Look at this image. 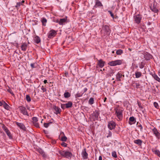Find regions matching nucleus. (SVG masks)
Returning a JSON list of instances; mask_svg holds the SVG:
<instances>
[{"label":"nucleus","instance_id":"9","mask_svg":"<svg viewBox=\"0 0 160 160\" xmlns=\"http://www.w3.org/2000/svg\"><path fill=\"white\" fill-rule=\"evenodd\" d=\"M103 6L101 2L99 0H95V4L94 6L93 9L96 8L97 7H100Z\"/></svg>","mask_w":160,"mask_h":160},{"label":"nucleus","instance_id":"29","mask_svg":"<svg viewBox=\"0 0 160 160\" xmlns=\"http://www.w3.org/2000/svg\"><path fill=\"white\" fill-rule=\"evenodd\" d=\"M123 53V51L120 49L117 50L116 52V54L118 55H121Z\"/></svg>","mask_w":160,"mask_h":160},{"label":"nucleus","instance_id":"26","mask_svg":"<svg viewBox=\"0 0 160 160\" xmlns=\"http://www.w3.org/2000/svg\"><path fill=\"white\" fill-rule=\"evenodd\" d=\"M152 76L154 79L158 81V82H160V78L156 74H154L152 75Z\"/></svg>","mask_w":160,"mask_h":160},{"label":"nucleus","instance_id":"40","mask_svg":"<svg viewBox=\"0 0 160 160\" xmlns=\"http://www.w3.org/2000/svg\"><path fill=\"white\" fill-rule=\"evenodd\" d=\"M139 68L141 69H142L144 68V65L142 62H141V63L139 65Z\"/></svg>","mask_w":160,"mask_h":160},{"label":"nucleus","instance_id":"21","mask_svg":"<svg viewBox=\"0 0 160 160\" xmlns=\"http://www.w3.org/2000/svg\"><path fill=\"white\" fill-rule=\"evenodd\" d=\"M93 114V116L94 117V119L96 120H98V117L99 114V112L98 111H95L94 112Z\"/></svg>","mask_w":160,"mask_h":160},{"label":"nucleus","instance_id":"4","mask_svg":"<svg viewBox=\"0 0 160 160\" xmlns=\"http://www.w3.org/2000/svg\"><path fill=\"white\" fill-rule=\"evenodd\" d=\"M18 108L20 111V112L23 115L29 116V114L25 107L22 106H20Z\"/></svg>","mask_w":160,"mask_h":160},{"label":"nucleus","instance_id":"27","mask_svg":"<svg viewBox=\"0 0 160 160\" xmlns=\"http://www.w3.org/2000/svg\"><path fill=\"white\" fill-rule=\"evenodd\" d=\"M63 95L64 98H68L70 97L71 94L69 92H66L64 93Z\"/></svg>","mask_w":160,"mask_h":160},{"label":"nucleus","instance_id":"15","mask_svg":"<svg viewBox=\"0 0 160 160\" xmlns=\"http://www.w3.org/2000/svg\"><path fill=\"white\" fill-rule=\"evenodd\" d=\"M16 125L19 127L20 129L23 130H25L26 128L25 126L22 123H19L18 122H16Z\"/></svg>","mask_w":160,"mask_h":160},{"label":"nucleus","instance_id":"38","mask_svg":"<svg viewBox=\"0 0 160 160\" xmlns=\"http://www.w3.org/2000/svg\"><path fill=\"white\" fill-rule=\"evenodd\" d=\"M67 138L65 136H64L61 138V140L62 141L65 142L67 141Z\"/></svg>","mask_w":160,"mask_h":160},{"label":"nucleus","instance_id":"14","mask_svg":"<svg viewBox=\"0 0 160 160\" xmlns=\"http://www.w3.org/2000/svg\"><path fill=\"white\" fill-rule=\"evenodd\" d=\"M105 62L102 59H100L98 60V62L97 63V65L100 68L103 67L105 64Z\"/></svg>","mask_w":160,"mask_h":160},{"label":"nucleus","instance_id":"49","mask_svg":"<svg viewBox=\"0 0 160 160\" xmlns=\"http://www.w3.org/2000/svg\"><path fill=\"white\" fill-rule=\"evenodd\" d=\"M112 133L111 131H109L108 133V135L107 136V137L108 138V137H111L112 136Z\"/></svg>","mask_w":160,"mask_h":160},{"label":"nucleus","instance_id":"53","mask_svg":"<svg viewBox=\"0 0 160 160\" xmlns=\"http://www.w3.org/2000/svg\"><path fill=\"white\" fill-rule=\"evenodd\" d=\"M135 86L137 88H139L140 85L138 83H135Z\"/></svg>","mask_w":160,"mask_h":160},{"label":"nucleus","instance_id":"19","mask_svg":"<svg viewBox=\"0 0 160 160\" xmlns=\"http://www.w3.org/2000/svg\"><path fill=\"white\" fill-rule=\"evenodd\" d=\"M66 106V108H71L72 105V103L71 101H69L67 103L65 104Z\"/></svg>","mask_w":160,"mask_h":160},{"label":"nucleus","instance_id":"44","mask_svg":"<svg viewBox=\"0 0 160 160\" xmlns=\"http://www.w3.org/2000/svg\"><path fill=\"white\" fill-rule=\"evenodd\" d=\"M83 94L82 93L81 94L80 93H77L75 95V97L76 98L80 97L82 96Z\"/></svg>","mask_w":160,"mask_h":160},{"label":"nucleus","instance_id":"20","mask_svg":"<svg viewBox=\"0 0 160 160\" xmlns=\"http://www.w3.org/2000/svg\"><path fill=\"white\" fill-rule=\"evenodd\" d=\"M34 42L37 44L39 43V42H40L41 41V39L38 36H36L34 38Z\"/></svg>","mask_w":160,"mask_h":160},{"label":"nucleus","instance_id":"5","mask_svg":"<svg viewBox=\"0 0 160 160\" xmlns=\"http://www.w3.org/2000/svg\"><path fill=\"white\" fill-rule=\"evenodd\" d=\"M102 29L104 31L105 34L107 35H109L111 32V30L109 26L107 25L103 26L102 28Z\"/></svg>","mask_w":160,"mask_h":160},{"label":"nucleus","instance_id":"56","mask_svg":"<svg viewBox=\"0 0 160 160\" xmlns=\"http://www.w3.org/2000/svg\"><path fill=\"white\" fill-rule=\"evenodd\" d=\"M3 102L5 101L3 100H2V101H0V106H2V105H3Z\"/></svg>","mask_w":160,"mask_h":160},{"label":"nucleus","instance_id":"33","mask_svg":"<svg viewBox=\"0 0 160 160\" xmlns=\"http://www.w3.org/2000/svg\"><path fill=\"white\" fill-rule=\"evenodd\" d=\"M30 66L32 68H35L37 67V63L36 62H34L33 63H32L30 64Z\"/></svg>","mask_w":160,"mask_h":160},{"label":"nucleus","instance_id":"63","mask_svg":"<svg viewBox=\"0 0 160 160\" xmlns=\"http://www.w3.org/2000/svg\"><path fill=\"white\" fill-rule=\"evenodd\" d=\"M25 2L24 0H22V2H22V3H24Z\"/></svg>","mask_w":160,"mask_h":160},{"label":"nucleus","instance_id":"39","mask_svg":"<svg viewBox=\"0 0 160 160\" xmlns=\"http://www.w3.org/2000/svg\"><path fill=\"white\" fill-rule=\"evenodd\" d=\"M33 122H37L38 121V118L36 117H33L32 118Z\"/></svg>","mask_w":160,"mask_h":160},{"label":"nucleus","instance_id":"59","mask_svg":"<svg viewBox=\"0 0 160 160\" xmlns=\"http://www.w3.org/2000/svg\"><path fill=\"white\" fill-rule=\"evenodd\" d=\"M98 160H102V157L101 156H99L98 158Z\"/></svg>","mask_w":160,"mask_h":160},{"label":"nucleus","instance_id":"36","mask_svg":"<svg viewBox=\"0 0 160 160\" xmlns=\"http://www.w3.org/2000/svg\"><path fill=\"white\" fill-rule=\"evenodd\" d=\"M33 124L34 126L37 128H39V126L38 123L37 122H33Z\"/></svg>","mask_w":160,"mask_h":160},{"label":"nucleus","instance_id":"11","mask_svg":"<svg viewBox=\"0 0 160 160\" xmlns=\"http://www.w3.org/2000/svg\"><path fill=\"white\" fill-rule=\"evenodd\" d=\"M152 130L154 134L155 135V136L158 139H160V133L158 132L157 129L155 128L152 129Z\"/></svg>","mask_w":160,"mask_h":160},{"label":"nucleus","instance_id":"28","mask_svg":"<svg viewBox=\"0 0 160 160\" xmlns=\"http://www.w3.org/2000/svg\"><path fill=\"white\" fill-rule=\"evenodd\" d=\"M41 21L42 25L45 26L46 25V23L47 22V19L45 18H42Z\"/></svg>","mask_w":160,"mask_h":160},{"label":"nucleus","instance_id":"55","mask_svg":"<svg viewBox=\"0 0 160 160\" xmlns=\"http://www.w3.org/2000/svg\"><path fill=\"white\" fill-rule=\"evenodd\" d=\"M88 90V89L87 88H85L83 89V92L82 93L83 94L84 92H86Z\"/></svg>","mask_w":160,"mask_h":160},{"label":"nucleus","instance_id":"24","mask_svg":"<svg viewBox=\"0 0 160 160\" xmlns=\"http://www.w3.org/2000/svg\"><path fill=\"white\" fill-rule=\"evenodd\" d=\"M135 75L136 78H138L141 76L142 74L141 72L136 71L135 72Z\"/></svg>","mask_w":160,"mask_h":160},{"label":"nucleus","instance_id":"46","mask_svg":"<svg viewBox=\"0 0 160 160\" xmlns=\"http://www.w3.org/2000/svg\"><path fill=\"white\" fill-rule=\"evenodd\" d=\"M65 104H61V108L63 109H64L66 108V106Z\"/></svg>","mask_w":160,"mask_h":160},{"label":"nucleus","instance_id":"30","mask_svg":"<svg viewBox=\"0 0 160 160\" xmlns=\"http://www.w3.org/2000/svg\"><path fill=\"white\" fill-rule=\"evenodd\" d=\"M21 5H22V2H17V3L16 5L15 6V7L16 8L17 10H18L19 9L20 6Z\"/></svg>","mask_w":160,"mask_h":160},{"label":"nucleus","instance_id":"31","mask_svg":"<svg viewBox=\"0 0 160 160\" xmlns=\"http://www.w3.org/2000/svg\"><path fill=\"white\" fill-rule=\"evenodd\" d=\"M151 9L153 12L155 13L157 12L158 11V10L154 6L152 8L151 7Z\"/></svg>","mask_w":160,"mask_h":160},{"label":"nucleus","instance_id":"61","mask_svg":"<svg viewBox=\"0 0 160 160\" xmlns=\"http://www.w3.org/2000/svg\"><path fill=\"white\" fill-rule=\"evenodd\" d=\"M5 132H6V134H7V133H8V132H9L10 131H9V130L8 129L7 130L5 131Z\"/></svg>","mask_w":160,"mask_h":160},{"label":"nucleus","instance_id":"17","mask_svg":"<svg viewBox=\"0 0 160 160\" xmlns=\"http://www.w3.org/2000/svg\"><path fill=\"white\" fill-rule=\"evenodd\" d=\"M136 122L134 118L133 117H130L129 119V123L130 124L132 125L135 123Z\"/></svg>","mask_w":160,"mask_h":160},{"label":"nucleus","instance_id":"6","mask_svg":"<svg viewBox=\"0 0 160 160\" xmlns=\"http://www.w3.org/2000/svg\"><path fill=\"white\" fill-rule=\"evenodd\" d=\"M142 17L140 14H138L134 16V19L136 22L138 24L140 23Z\"/></svg>","mask_w":160,"mask_h":160},{"label":"nucleus","instance_id":"50","mask_svg":"<svg viewBox=\"0 0 160 160\" xmlns=\"http://www.w3.org/2000/svg\"><path fill=\"white\" fill-rule=\"evenodd\" d=\"M138 104L139 108H142V106L140 102H138Z\"/></svg>","mask_w":160,"mask_h":160},{"label":"nucleus","instance_id":"48","mask_svg":"<svg viewBox=\"0 0 160 160\" xmlns=\"http://www.w3.org/2000/svg\"><path fill=\"white\" fill-rule=\"evenodd\" d=\"M38 151L41 154H43V153L44 152V151L41 149H38Z\"/></svg>","mask_w":160,"mask_h":160},{"label":"nucleus","instance_id":"62","mask_svg":"<svg viewBox=\"0 0 160 160\" xmlns=\"http://www.w3.org/2000/svg\"><path fill=\"white\" fill-rule=\"evenodd\" d=\"M107 99V98L105 97V98H104V102H106Z\"/></svg>","mask_w":160,"mask_h":160},{"label":"nucleus","instance_id":"1","mask_svg":"<svg viewBox=\"0 0 160 160\" xmlns=\"http://www.w3.org/2000/svg\"><path fill=\"white\" fill-rule=\"evenodd\" d=\"M115 114L118 118V120L121 121L123 118L122 110L119 108H117L115 109Z\"/></svg>","mask_w":160,"mask_h":160},{"label":"nucleus","instance_id":"13","mask_svg":"<svg viewBox=\"0 0 160 160\" xmlns=\"http://www.w3.org/2000/svg\"><path fill=\"white\" fill-rule=\"evenodd\" d=\"M82 157L84 159H86L88 158V154L86 151V149H83L82 152Z\"/></svg>","mask_w":160,"mask_h":160},{"label":"nucleus","instance_id":"52","mask_svg":"<svg viewBox=\"0 0 160 160\" xmlns=\"http://www.w3.org/2000/svg\"><path fill=\"white\" fill-rule=\"evenodd\" d=\"M7 134L9 137L10 138H12V137L11 135V133H10V132H8V133H7Z\"/></svg>","mask_w":160,"mask_h":160},{"label":"nucleus","instance_id":"64","mask_svg":"<svg viewBox=\"0 0 160 160\" xmlns=\"http://www.w3.org/2000/svg\"><path fill=\"white\" fill-rule=\"evenodd\" d=\"M158 75L160 77V71L158 72Z\"/></svg>","mask_w":160,"mask_h":160},{"label":"nucleus","instance_id":"47","mask_svg":"<svg viewBox=\"0 0 160 160\" xmlns=\"http://www.w3.org/2000/svg\"><path fill=\"white\" fill-rule=\"evenodd\" d=\"M50 125L48 123H45L44 124V126L45 128H47Z\"/></svg>","mask_w":160,"mask_h":160},{"label":"nucleus","instance_id":"2","mask_svg":"<svg viewBox=\"0 0 160 160\" xmlns=\"http://www.w3.org/2000/svg\"><path fill=\"white\" fill-rule=\"evenodd\" d=\"M59 153L62 156L68 158H71L72 155L71 152L65 151H60Z\"/></svg>","mask_w":160,"mask_h":160},{"label":"nucleus","instance_id":"32","mask_svg":"<svg viewBox=\"0 0 160 160\" xmlns=\"http://www.w3.org/2000/svg\"><path fill=\"white\" fill-rule=\"evenodd\" d=\"M153 152L155 154L160 157V152L158 150H155Z\"/></svg>","mask_w":160,"mask_h":160},{"label":"nucleus","instance_id":"8","mask_svg":"<svg viewBox=\"0 0 160 160\" xmlns=\"http://www.w3.org/2000/svg\"><path fill=\"white\" fill-rule=\"evenodd\" d=\"M115 127V123L111 121L109 122L108 123V128L110 130H112L114 129Z\"/></svg>","mask_w":160,"mask_h":160},{"label":"nucleus","instance_id":"10","mask_svg":"<svg viewBox=\"0 0 160 160\" xmlns=\"http://www.w3.org/2000/svg\"><path fill=\"white\" fill-rule=\"evenodd\" d=\"M56 32L55 30H51L49 32L48 34V38H51L52 37L54 36L56 34Z\"/></svg>","mask_w":160,"mask_h":160},{"label":"nucleus","instance_id":"7","mask_svg":"<svg viewBox=\"0 0 160 160\" xmlns=\"http://www.w3.org/2000/svg\"><path fill=\"white\" fill-rule=\"evenodd\" d=\"M143 55L144 58L147 60H149L152 58V55L147 52H144Z\"/></svg>","mask_w":160,"mask_h":160},{"label":"nucleus","instance_id":"42","mask_svg":"<svg viewBox=\"0 0 160 160\" xmlns=\"http://www.w3.org/2000/svg\"><path fill=\"white\" fill-rule=\"evenodd\" d=\"M2 128L3 129V130H4V131H5L6 130H7L8 129V128L5 126L4 124H2Z\"/></svg>","mask_w":160,"mask_h":160},{"label":"nucleus","instance_id":"37","mask_svg":"<svg viewBox=\"0 0 160 160\" xmlns=\"http://www.w3.org/2000/svg\"><path fill=\"white\" fill-rule=\"evenodd\" d=\"M112 156L113 157L116 158L117 157V155L116 154V153L114 151L112 152Z\"/></svg>","mask_w":160,"mask_h":160},{"label":"nucleus","instance_id":"54","mask_svg":"<svg viewBox=\"0 0 160 160\" xmlns=\"http://www.w3.org/2000/svg\"><path fill=\"white\" fill-rule=\"evenodd\" d=\"M41 89L43 91V92H45L46 91V88H45L43 87V86H42L41 88Z\"/></svg>","mask_w":160,"mask_h":160},{"label":"nucleus","instance_id":"45","mask_svg":"<svg viewBox=\"0 0 160 160\" xmlns=\"http://www.w3.org/2000/svg\"><path fill=\"white\" fill-rule=\"evenodd\" d=\"M153 104H154V105L155 108H158L159 106H158V103L157 102H154Z\"/></svg>","mask_w":160,"mask_h":160},{"label":"nucleus","instance_id":"22","mask_svg":"<svg viewBox=\"0 0 160 160\" xmlns=\"http://www.w3.org/2000/svg\"><path fill=\"white\" fill-rule=\"evenodd\" d=\"M122 74L118 72L116 75V78L118 81H120L121 79L120 78H122Z\"/></svg>","mask_w":160,"mask_h":160},{"label":"nucleus","instance_id":"41","mask_svg":"<svg viewBox=\"0 0 160 160\" xmlns=\"http://www.w3.org/2000/svg\"><path fill=\"white\" fill-rule=\"evenodd\" d=\"M108 12L110 14V15L112 17V18L114 19V15H113V13H112V12L111 11H108Z\"/></svg>","mask_w":160,"mask_h":160},{"label":"nucleus","instance_id":"16","mask_svg":"<svg viewBox=\"0 0 160 160\" xmlns=\"http://www.w3.org/2000/svg\"><path fill=\"white\" fill-rule=\"evenodd\" d=\"M67 21V19L65 18H62L60 19L59 20H57V22L60 25H63Z\"/></svg>","mask_w":160,"mask_h":160},{"label":"nucleus","instance_id":"57","mask_svg":"<svg viewBox=\"0 0 160 160\" xmlns=\"http://www.w3.org/2000/svg\"><path fill=\"white\" fill-rule=\"evenodd\" d=\"M41 155H42V157H44V158H45L47 156V155L44 152H43V154H42Z\"/></svg>","mask_w":160,"mask_h":160},{"label":"nucleus","instance_id":"51","mask_svg":"<svg viewBox=\"0 0 160 160\" xmlns=\"http://www.w3.org/2000/svg\"><path fill=\"white\" fill-rule=\"evenodd\" d=\"M61 145L62 146L64 147H67V144L64 142H62L61 144Z\"/></svg>","mask_w":160,"mask_h":160},{"label":"nucleus","instance_id":"35","mask_svg":"<svg viewBox=\"0 0 160 160\" xmlns=\"http://www.w3.org/2000/svg\"><path fill=\"white\" fill-rule=\"evenodd\" d=\"M94 103V99L93 98H90L89 101V103L90 104H92Z\"/></svg>","mask_w":160,"mask_h":160},{"label":"nucleus","instance_id":"18","mask_svg":"<svg viewBox=\"0 0 160 160\" xmlns=\"http://www.w3.org/2000/svg\"><path fill=\"white\" fill-rule=\"evenodd\" d=\"M28 47L27 44L26 43H23L21 46L22 50L23 51H25Z\"/></svg>","mask_w":160,"mask_h":160},{"label":"nucleus","instance_id":"34","mask_svg":"<svg viewBox=\"0 0 160 160\" xmlns=\"http://www.w3.org/2000/svg\"><path fill=\"white\" fill-rule=\"evenodd\" d=\"M26 99L27 101L28 102H29L31 101V98L29 95H26Z\"/></svg>","mask_w":160,"mask_h":160},{"label":"nucleus","instance_id":"12","mask_svg":"<svg viewBox=\"0 0 160 160\" xmlns=\"http://www.w3.org/2000/svg\"><path fill=\"white\" fill-rule=\"evenodd\" d=\"M53 109L55 111V112H54V113L56 114L60 113L61 111L60 108L56 106L53 107Z\"/></svg>","mask_w":160,"mask_h":160},{"label":"nucleus","instance_id":"3","mask_svg":"<svg viewBox=\"0 0 160 160\" xmlns=\"http://www.w3.org/2000/svg\"><path fill=\"white\" fill-rule=\"evenodd\" d=\"M122 61L121 60H117L114 61H112L108 63V64L110 66H115L122 64Z\"/></svg>","mask_w":160,"mask_h":160},{"label":"nucleus","instance_id":"23","mask_svg":"<svg viewBox=\"0 0 160 160\" xmlns=\"http://www.w3.org/2000/svg\"><path fill=\"white\" fill-rule=\"evenodd\" d=\"M134 143L138 144L139 146L141 145L142 143V141L139 139L135 140L134 141Z\"/></svg>","mask_w":160,"mask_h":160},{"label":"nucleus","instance_id":"25","mask_svg":"<svg viewBox=\"0 0 160 160\" xmlns=\"http://www.w3.org/2000/svg\"><path fill=\"white\" fill-rule=\"evenodd\" d=\"M4 104L3 106L5 109L8 110L10 108V106L5 102H3Z\"/></svg>","mask_w":160,"mask_h":160},{"label":"nucleus","instance_id":"43","mask_svg":"<svg viewBox=\"0 0 160 160\" xmlns=\"http://www.w3.org/2000/svg\"><path fill=\"white\" fill-rule=\"evenodd\" d=\"M8 91L9 92L10 94H11L12 95H14V94L13 93V92L11 89H9L8 90Z\"/></svg>","mask_w":160,"mask_h":160},{"label":"nucleus","instance_id":"60","mask_svg":"<svg viewBox=\"0 0 160 160\" xmlns=\"http://www.w3.org/2000/svg\"><path fill=\"white\" fill-rule=\"evenodd\" d=\"M44 83L45 84H46V83H47V80H45L44 81Z\"/></svg>","mask_w":160,"mask_h":160},{"label":"nucleus","instance_id":"58","mask_svg":"<svg viewBox=\"0 0 160 160\" xmlns=\"http://www.w3.org/2000/svg\"><path fill=\"white\" fill-rule=\"evenodd\" d=\"M138 127L141 128L140 129H141V131L142 130V126L140 124L139 125H138Z\"/></svg>","mask_w":160,"mask_h":160}]
</instances>
